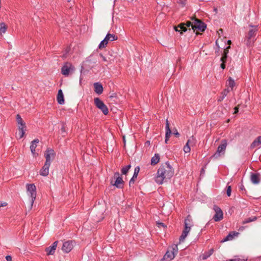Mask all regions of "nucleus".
<instances>
[{"mask_svg": "<svg viewBox=\"0 0 261 261\" xmlns=\"http://www.w3.org/2000/svg\"><path fill=\"white\" fill-rule=\"evenodd\" d=\"M174 174V171L172 167L167 163L161 165L156 173L155 177V182L159 184H162L164 180L170 178Z\"/></svg>", "mask_w": 261, "mask_h": 261, "instance_id": "obj_1", "label": "nucleus"}, {"mask_svg": "<svg viewBox=\"0 0 261 261\" xmlns=\"http://www.w3.org/2000/svg\"><path fill=\"white\" fill-rule=\"evenodd\" d=\"M190 26H191L193 32L195 30L203 32L206 28V25L204 23L199 19H195L193 23L189 21H187L186 23H180V34L186 32L188 30L187 28H189V30L191 31Z\"/></svg>", "mask_w": 261, "mask_h": 261, "instance_id": "obj_2", "label": "nucleus"}, {"mask_svg": "<svg viewBox=\"0 0 261 261\" xmlns=\"http://www.w3.org/2000/svg\"><path fill=\"white\" fill-rule=\"evenodd\" d=\"M178 252L177 245H174L169 247L164 256V259L171 260L174 258L175 255Z\"/></svg>", "mask_w": 261, "mask_h": 261, "instance_id": "obj_3", "label": "nucleus"}, {"mask_svg": "<svg viewBox=\"0 0 261 261\" xmlns=\"http://www.w3.org/2000/svg\"><path fill=\"white\" fill-rule=\"evenodd\" d=\"M124 181L119 172H115L111 179V184L118 188H122Z\"/></svg>", "mask_w": 261, "mask_h": 261, "instance_id": "obj_4", "label": "nucleus"}, {"mask_svg": "<svg viewBox=\"0 0 261 261\" xmlns=\"http://www.w3.org/2000/svg\"><path fill=\"white\" fill-rule=\"evenodd\" d=\"M118 37L114 34L108 33L104 39L102 40L98 45L99 49L105 48L109 41H113L117 40Z\"/></svg>", "mask_w": 261, "mask_h": 261, "instance_id": "obj_5", "label": "nucleus"}, {"mask_svg": "<svg viewBox=\"0 0 261 261\" xmlns=\"http://www.w3.org/2000/svg\"><path fill=\"white\" fill-rule=\"evenodd\" d=\"M27 192L31 197V208L32 207L36 197V188L34 184H27Z\"/></svg>", "mask_w": 261, "mask_h": 261, "instance_id": "obj_6", "label": "nucleus"}, {"mask_svg": "<svg viewBox=\"0 0 261 261\" xmlns=\"http://www.w3.org/2000/svg\"><path fill=\"white\" fill-rule=\"evenodd\" d=\"M94 101L96 107L100 110L104 115H106L108 114V108L102 100L97 97L94 98Z\"/></svg>", "mask_w": 261, "mask_h": 261, "instance_id": "obj_7", "label": "nucleus"}, {"mask_svg": "<svg viewBox=\"0 0 261 261\" xmlns=\"http://www.w3.org/2000/svg\"><path fill=\"white\" fill-rule=\"evenodd\" d=\"M227 146V141L226 140L222 141L221 144L220 145L218 148L217 152L213 155L212 158L217 159L220 156L221 153L224 154Z\"/></svg>", "mask_w": 261, "mask_h": 261, "instance_id": "obj_8", "label": "nucleus"}, {"mask_svg": "<svg viewBox=\"0 0 261 261\" xmlns=\"http://www.w3.org/2000/svg\"><path fill=\"white\" fill-rule=\"evenodd\" d=\"M55 152L53 149L47 148L44 153V156L45 158V163L50 164L51 161L55 159Z\"/></svg>", "mask_w": 261, "mask_h": 261, "instance_id": "obj_9", "label": "nucleus"}, {"mask_svg": "<svg viewBox=\"0 0 261 261\" xmlns=\"http://www.w3.org/2000/svg\"><path fill=\"white\" fill-rule=\"evenodd\" d=\"M213 210L215 212V214L213 216V219L215 221H219L222 219L223 217V213L221 209L217 205H214Z\"/></svg>", "mask_w": 261, "mask_h": 261, "instance_id": "obj_10", "label": "nucleus"}, {"mask_svg": "<svg viewBox=\"0 0 261 261\" xmlns=\"http://www.w3.org/2000/svg\"><path fill=\"white\" fill-rule=\"evenodd\" d=\"M74 69V67L71 63L66 62L62 67L61 73L65 76H68L69 74L70 71H72Z\"/></svg>", "mask_w": 261, "mask_h": 261, "instance_id": "obj_11", "label": "nucleus"}, {"mask_svg": "<svg viewBox=\"0 0 261 261\" xmlns=\"http://www.w3.org/2000/svg\"><path fill=\"white\" fill-rule=\"evenodd\" d=\"M196 143L195 139L192 136L187 142L184 146L183 150L185 153H189L191 150V146L194 145Z\"/></svg>", "mask_w": 261, "mask_h": 261, "instance_id": "obj_12", "label": "nucleus"}, {"mask_svg": "<svg viewBox=\"0 0 261 261\" xmlns=\"http://www.w3.org/2000/svg\"><path fill=\"white\" fill-rule=\"evenodd\" d=\"M74 242L72 241H68L64 242L63 244L62 249L63 252L68 253L73 249Z\"/></svg>", "mask_w": 261, "mask_h": 261, "instance_id": "obj_13", "label": "nucleus"}, {"mask_svg": "<svg viewBox=\"0 0 261 261\" xmlns=\"http://www.w3.org/2000/svg\"><path fill=\"white\" fill-rule=\"evenodd\" d=\"M256 31H257V30L255 28H252L249 30L248 33V35L246 37L247 39V45H250L251 41H252V39L256 35Z\"/></svg>", "mask_w": 261, "mask_h": 261, "instance_id": "obj_14", "label": "nucleus"}, {"mask_svg": "<svg viewBox=\"0 0 261 261\" xmlns=\"http://www.w3.org/2000/svg\"><path fill=\"white\" fill-rule=\"evenodd\" d=\"M239 233L234 231H231L221 242L224 243L226 241H231L235 238L237 237Z\"/></svg>", "mask_w": 261, "mask_h": 261, "instance_id": "obj_15", "label": "nucleus"}, {"mask_svg": "<svg viewBox=\"0 0 261 261\" xmlns=\"http://www.w3.org/2000/svg\"><path fill=\"white\" fill-rule=\"evenodd\" d=\"M250 180L254 185L258 184L260 182V175L258 173H251L250 175Z\"/></svg>", "mask_w": 261, "mask_h": 261, "instance_id": "obj_16", "label": "nucleus"}, {"mask_svg": "<svg viewBox=\"0 0 261 261\" xmlns=\"http://www.w3.org/2000/svg\"><path fill=\"white\" fill-rule=\"evenodd\" d=\"M50 164L45 163L44 166L40 170V174L43 176H46L49 173V168Z\"/></svg>", "mask_w": 261, "mask_h": 261, "instance_id": "obj_17", "label": "nucleus"}, {"mask_svg": "<svg viewBox=\"0 0 261 261\" xmlns=\"http://www.w3.org/2000/svg\"><path fill=\"white\" fill-rule=\"evenodd\" d=\"M93 85L94 91L98 94H101L103 92V87L102 85L99 83H95Z\"/></svg>", "mask_w": 261, "mask_h": 261, "instance_id": "obj_18", "label": "nucleus"}, {"mask_svg": "<svg viewBox=\"0 0 261 261\" xmlns=\"http://www.w3.org/2000/svg\"><path fill=\"white\" fill-rule=\"evenodd\" d=\"M172 134L171 130L169 128V124L168 121L166 120V136H165V142L166 143H168V141L169 137Z\"/></svg>", "mask_w": 261, "mask_h": 261, "instance_id": "obj_19", "label": "nucleus"}, {"mask_svg": "<svg viewBox=\"0 0 261 261\" xmlns=\"http://www.w3.org/2000/svg\"><path fill=\"white\" fill-rule=\"evenodd\" d=\"M57 101L60 105H63L64 103V95L61 89H60L58 91L57 95Z\"/></svg>", "mask_w": 261, "mask_h": 261, "instance_id": "obj_20", "label": "nucleus"}, {"mask_svg": "<svg viewBox=\"0 0 261 261\" xmlns=\"http://www.w3.org/2000/svg\"><path fill=\"white\" fill-rule=\"evenodd\" d=\"M39 140L38 139H35L32 141L30 146V149L31 152L33 155L35 154V149L37 146V144L39 143Z\"/></svg>", "mask_w": 261, "mask_h": 261, "instance_id": "obj_21", "label": "nucleus"}, {"mask_svg": "<svg viewBox=\"0 0 261 261\" xmlns=\"http://www.w3.org/2000/svg\"><path fill=\"white\" fill-rule=\"evenodd\" d=\"M185 228H191L193 226L192 219L190 216H188L185 220Z\"/></svg>", "mask_w": 261, "mask_h": 261, "instance_id": "obj_22", "label": "nucleus"}, {"mask_svg": "<svg viewBox=\"0 0 261 261\" xmlns=\"http://www.w3.org/2000/svg\"><path fill=\"white\" fill-rule=\"evenodd\" d=\"M261 144V136L257 137L251 144V148H254Z\"/></svg>", "mask_w": 261, "mask_h": 261, "instance_id": "obj_23", "label": "nucleus"}, {"mask_svg": "<svg viewBox=\"0 0 261 261\" xmlns=\"http://www.w3.org/2000/svg\"><path fill=\"white\" fill-rule=\"evenodd\" d=\"M214 252V249H211L208 252H205L202 255H201L200 257L202 260H205L210 257Z\"/></svg>", "mask_w": 261, "mask_h": 261, "instance_id": "obj_24", "label": "nucleus"}, {"mask_svg": "<svg viewBox=\"0 0 261 261\" xmlns=\"http://www.w3.org/2000/svg\"><path fill=\"white\" fill-rule=\"evenodd\" d=\"M139 171H140V168L139 166H137L136 167H135L133 176L130 179V180L129 182V186H130V185H131V182H133L134 181L135 179L137 177V176L139 172Z\"/></svg>", "mask_w": 261, "mask_h": 261, "instance_id": "obj_25", "label": "nucleus"}, {"mask_svg": "<svg viewBox=\"0 0 261 261\" xmlns=\"http://www.w3.org/2000/svg\"><path fill=\"white\" fill-rule=\"evenodd\" d=\"M160 161V155L159 154L156 153L151 159V164L155 165L158 164Z\"/></svg>", "mask_w": 261, "mask_h": 261, "instance_id": "obj_26", "label": "nucleus"}, {"mask_svg": "<svg viewBox=\"0 0 261 261\" xmlns=\"http://www.w3.org/2000/svg\"><path fill=\"white\" fill-rule=\"evenodd\" d=\"M55 249L54 247L49 246V247L46 249V251L47 252V255H53L54 254L55 252Z\"/></svg>", "mask_w": 261, "mask_h": 261, "instance_id": "obj_27", "label": "nucleus"}, {"mask_svg": "<svg viewBox=\"0 0 261 261\" xmlns=\"http://www.w3.org/2000/svg\"><path fill=\"white\" fill-rule=\"evenodd\" d=\"M229 92V90L227 89H225L222 92V96H220L218 98L219 101H221L223 100V99L225 97V96L227 95L228 93Z\"/></svg>", "mask_w": 261, "mask_h": 261, "instance_id": "obj_28", "label": "nucleus"}, {"mask_svg": "<svg viewBox=\"0 0 261 261\" xmlns=\"http://www.w3.org/2000/svg\"><path fill=\"white\" fill-rule=\"evenodd\" d=\"M190 229H184L182 234L180 236V244L182 242H183L184 240L185 239V238L187 237L188 234L189 232Z\"/></svg>", "mask_w": 261, "mask_h": 261, "instance_id": "obj_29", "label": "nucleus"}, {"mask_svg": "<svg viewBox=\"0 0 261 261\" xmlns=\"http://www.w3.org/2000/svg\"><path fill=\"white\" fill-rule=\"evenodd\" d=\"M230 46L226 47V49H224L223 55L221 58V61H224V60H226L227 57V54L228 53V49L230 48Z\"/></svg>", "mask_w": 261, "mask_h": 261, "instance_id": "obj_30", "label": "nucleus"}, {"mask_svg": "<svg viewBox=\"0 0 261 261\" xmlns=\"http://www.w3.org/2000/svg\"><path fill=\"white\" fill-rule=\"evenodd\" d=\"M6 30V25L4 23H0V34L5 33Z\"/></svg>", "mask_w": 261, "mask_h": 261, "instance_id": "obj_31", "label": "nucleus"}, {"mask_svg": "<svg viewBox=\"0 0 261 261\" xmlns=\"http://www.w3.org/2000/svg\"><path fill=\"white\" fill-rule=\"evenodd\" d=\"M180 9L183 8L184 11H186L188 9V6L187 5L186 0H180Z\"/></svg>", "mask_w": 261, "mask_h": 261, "instance_id": "obj_32", "label": "nucleus"}, {"mask_svg": "<svg viewBox=\"0 0 261 261\" xmlns=\"http://www.w3.org/2000/svg\"><path fill=\"white\" fill-rule=\"evenodd\" d=\"M227 84H228V86L230 88H231V89H232L235 86L234 81V80L231 77H229V79L228 80Z\"/></svg>", "mask_w": 261, "mask_h": 261, "instance_id": "obj_33", "label": "nucleus"}, {"mask_svg": "<svg viewBox=\"0 0 261 261\" xmlns=\"http://www.w3.org/2000/svg\"><path fill=\"white\" fill-rule=\"evenodd\" d=\"M256 217L254 216V217H249V218H246V219H245L243 221V224H245V223H249V222H251L252 221H253L254 220H255L256 219Z\"/></svg>", "mask_w": 261, "mask_h": 261, "instance_id": "obj_34", "label": "nucleus"}, {"mask_svg": "<svg viewBox=\"0 0 261 261\" xmlns=\"http://www.w3.org/2000/svg\"><path fill=\"white\" fill-rule=\"evenodd\" d=\"M130 167H131L130 165H128L127 166H126L123 167L121 170L122 173L123 174H126L128 172V171Z\"/></svg>", "mask_w": 261, "mask_h": 261, "instance_id": "obj_35", "label": "nucleus"}, {"mask_svg": "<svg viewBox=\"0 0 261 261\" xmlns=\"http://www.w3.org/2000/svg\"><path fill=\"white\" fill-rule=\"evenodd\" d=\"M18 130H25V127H26V126H25V122L24 123H22V124L21 123L20 124H18Z\"/></svg>", "mask_w": 261, "mask_h": 261, "instance_id": "obj_36", "label": "nucleus"}, {"mask_svg": "<svg viewBox=\"0 0 261 261\" xmlns=\"http://www.w3.org/2000/svg\"><path fill=\"white\" fill-rule=\"evenodd\" d=\"M16 120H17V122L18 124H20V123H21L22 124V123L24 122L19 114L17 115Z\"/></svg>", "mask_w": 261, "mask_h": 261, "instance_id": "obj_37", "label": "nucleus"}, {"mask_svg": "<svg viewBox=\"0 0 261 261\" xmlns=\"http://www.w3.org/2000/svg\"><path fill=\"white\" fill-rule=\"evenodd\" d=\"M156 225L159 228H160V227H164V228L167 227V226L165 224H164V223H163L162 222H156Z\"/></svg>", "mask_w": 261, "mask_h": 261, "instance_id": "obj_38", "label": "nucleus"}, {"mask_svg": "<svg viewBox=\"0 0 261 261\" xmlns=\"http://www.w3.org/2000/svg\"><path fill=\"white\" fill-rule=\"evenodd\" d=\"M24 134L25 130H18V135L19 136V138H22L24 136Z\"/></svg>", "mask_w": 261, "mask_h": 261, "instance_id": "obj_39", "label": "nucleus"}, {"mask_svg": "<svg viewBox=\"0 0 261 261\" xmlns=\"http://www.w3.org/2000/svg\"><path fill=\"white\" fill-rule=\"evenodd\" d=\"M231 188L230 186H229L227 187V195L228 196H230L231 195Z\"/></svg>", "mask_w": 261, "mask_h": 261, "instance_id": "obj_40", "label": "nucleus"}, {"mask_svg": "<svg viewBox=\"0 0 261 261\" xmlns=\"http://www.w3.org/2000/svg\"><path fill=\"white\" fill-rule=\"evenodd\" d=\"M61 134H64L65 133L66 130H65V127L64 126V124H63L62 127V128L61 129Z\"/></svg>", "mask_w": 261, "mask_h": 261, "instance_id": "obj_41", "label": "nucleus"}, {"mask_svg": "<svg viewBox=\"0 0 261 261\" xmlns=\"http://www.w3.org/2000/svg\"><path fill=\"white\" fill-rule=\"evenodd\" d=\"M222 62V64H221V67L222 68V69H224L225 68V62L226 61V60H224V61H221Z\"/></svg>", "mask_w": 261, "mask_h": 261, "instance_id": "obj_42", "label": "nucleus"}, {"mask_svg": "<svg viewBox=\"0 0 261 261\" xmlns=\"http://www.w3.org/2000/svg\"><path fill=\"white\" fill-rule=\"evenodd\" d=\"M6 259L7 261H12V257L10 255H7L6 257Z\"/></svg>", "mask_w": 261, "mask_h": 261, "instance_id": "obj_43", "label": "nucleus"}, {"mask_svg": "<svg viewBox=\"0 0 261 261\" xmlns=\"http://www.w3.org/2000/svg\"><path fill=\"white\" fill-rule=\"evenodd\" d=\"M7 205V203L5 202H1L0 203V207L6 206Z\"/></svg>", "mask_w": 261, "mask_h": 261, "instance_id": "obj_44", "label": "nucleus"}, {"mask_svg": "<svg viewBox=\"0 0 261 261\" xmlns=\"http://www.w3.org/2000/svg\"><path fill=\"white\" fill-rule=\"evenodd\" d=\"M58 243V241H55V242L53 244V245H51V246H52V247H54L55 249H56Z\"/></svg>", "mask_w": 261, "mask_h": 261, "instance_id": "obj_45", "label": "nucleus"}, {"mask_svg": "<svg viewBox=\"0 0 261 261\" xmlns=\"http://www.w3.org/2000/svg\"><path fill=\"white\" fill-rule=\"evenodd\" d=\"M173 134L175 135L176 136H178L179 133H178L177 130H175V132H173Z\"/></svg>", "mask_w": 261, "mask_h": 261, "instance_id": "obj_46", "label": "nucleus"}, {"mask_svg": "<svg viewBox=\"0 0 261 261\" xmlns=\"http://www.w3.org/2000/svg\"><path fill=\"white\" fill-rule=\"evenodd\" d=\"M239 111V109L238 108V107H236L235 108H234V114H236Z\"/></svg>", "mask_w": 261, "mask_h": 261, "instance_id": "obj_47", "label": "nucleus"}, {"mask_svg": "<svg viewBox=\"0 0 261 261\" xmlns=\"http://www.w3.org/2000/svg\"><path fill=\"white\" fill-rule=\"evenodd\" d=\"M179 27V24H178L177 26H175L174 27V29L176 31H179L178 30V28Z\"/></svg>", "mask_w": 261, "mask_h": 261, "instance_id": "obj_48", "label": "nucleus"}, {"mask_svg": "<svg viewBox=\"0 0 261 261\" xmlns=\"http://www.w3.org/2000/svg\"><path fill=\"white\" fill-rule=\"evenodd\" d=\"M214 11L216 13H217V11H218L217 8H215L214 9Z\"/></svg>", "mask_w": 261, "mask_h": 261, "instance_id": "obj_49", "label": "nucleus"}, {"mask_svg": "<svg viewBox=\"0 0 261 261\" xmlns=\"http://www.w3.org/2000/svg\"><path fill=\"white\" fill-rule=\"evenodd\" d=\"M230 261H240V259H231Z\"/></svg>", "mask_w": 261, "mask_h": 261, "instance_id": "obj_50", "label": "nucleus"}, {"mask_svg": "<svg viewBox=\"0 0 261 261\" xmlns=\"http://www.w3.org/2000/svg\"><path fill=\"white\" fill-rule=\"evenodd\" d=\"M102 59H103V61H106V58L105 57H103V56H102Z\"/></svg>", "mask_w": 261, "mask_h": 261, "instance_id": "obj_51", "label": "nucleus"}, {"mask_svg": "<svg viewBox=\"0 0 261 261\" xmlns=\"http://www.w3.org/2000/svg\"><path fill=\"white\" fill-rule=\"evenodd\" d=\"M228 43L229 44H231V41H230V40H228Z\"/></svg>", "mask_w": 261, "mask_h": 261, "instance_id": "obj_52", "label": "nucleus"}, {"mask_svg": "<svg viewBox=\"0 0 261 261\" xmlns=\"http://www.w3.org/2000/svg\"><path fill=\"white\" fill-rule=\"evenodd\" d=\"M219 31H220V33H221V32H222V29H220Z\"/></svg>", "mask_w": 261, "mask_h": 261, "instance_id": "obj_53", "label": "nucleus"}, {"mask_svg": "<svg viewBox=\"0 0 261 261\" xmlns=\"http://www.w3.org/2000/svg\"><path fill=\"white\" fill-rule=\"evenodd\" d=\"M219 31H220V33H221V32H222V29H220Z\"/></svg>", "mask_w": 261, "mask_h": 261, "instance_id": "obj_54", "label": "nucleus"}, {"mask_svg": "<svg viewBox=\"0 0 261 261\" xmlns=\"http://www.w3.org/2000/svg\"><path fill=\"white\" fill-rule=\"evenodd\" d=\"M186 248H187V246H185L184 247L183 249H186Z\"/></svg>", "mask_w": 261, "mask_h": 261, "instance_id": "obj_55", "label": "nucleus"}, {"mask_svg": "<svg viewBox=\"0 0 261 261\" xmlns=\"http://www.w3.org/2000/svg\"><path fill=\"white\" fill-rule=\"evenodd\" d=\"M67 1H68V2H70L71 0H67Z\"/></svg>", "mask_w": 261, "mask_h": 261, "instance_id": "obj_56", "label": "nucleus"}]
</instances>
